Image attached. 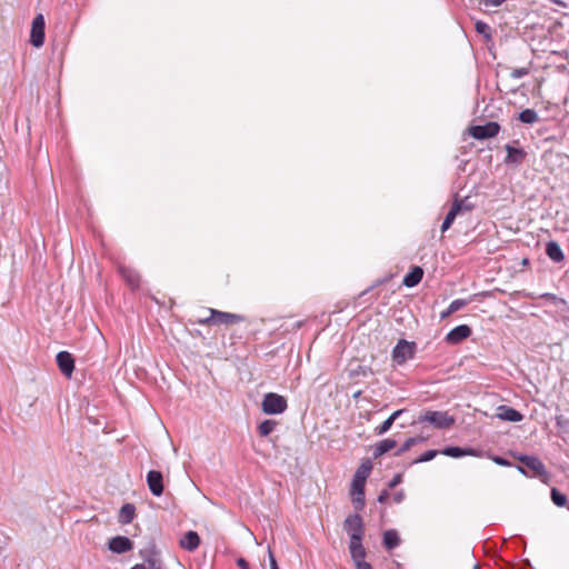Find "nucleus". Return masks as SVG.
<instances>
[{
  "instance_id": "1",
  "label": "nucleus",
  "mask_w": 569,
  "mask_h": 569,
  "mask_svg": "<svg viewBox=\"0 0 569 569\" xmlns=\"http://www.w3.org/2000/svg\"><path fill=\"white\" fill-rule=\"evenodd\" d=\"M209 318H199L200 325H226L231 326L244 321V317L237 313L223 312L216 309H208Z\"/></svg>"
},
{
  "instance_id": "2",
  "label": "nucleus",
  "mask_w": 569,
  "mask_h": 569,
  "mask_svg": "<svg viewBox=\"0 0 569 569\" xmlns=\"http://www.w3.org/2000/svg\"><path fill=\"white\" fill-rule=\"evenodd\" d=\"M287 399L274 392L266 393L261 402V409L266 415H280L287 410Z\"/></svg>"
},
{
  "instance_id": "3",
  "label": "nucleus",
  "mask_w": 569,
  "mask_h": 569,
  "mask_svg": "<svg viewBox=\"0 0 569 569\" xmlns=\"http://www.w3.org/2000/svg\"><path fill=\"white\" fill-rule=\"evenodd\" d=\"M416 346L413 342L400 340L392 351V359L397 365H403L415 355Z\"/></svg>"
},
{
  "instance_id": "4",
  "label": "nucleus",
  "mask_w": 569,
  "mask_h": 569,
  "mask_svg": "<svg viewBox=\"0 0 569 569\" xmlns=\"http://www.w3.org/2000/svg\"><path fill=\"white\" fill-rule=\"evenodd\" d=\"M343 529L350 536V540L362 539L365 533L362 519L357 513L346 518L343 522Z\"/></svg>"
},
{
  "instance_id": "5",
  "label": "nucleus",
  "mask_w": 569,
  "mask_h": 569,
  "mask_svg": "<svg viewBox=\"0 0 569 569\" xmlns=\"http://www.w3.org/2000/svg\"><path fill=\"white\" fill-rule=\"evenodd\" d=\"M421 421H428L437 428H450L455 423L453 417L447 412L429 411L422 418Z\"/></svg>"
},
{
  "instance_id": "6",
  "label": "nucleus",
  "mask_w": 569,
  "mask_h": 569,
  "mask_svg": "<svg viewBox=\"0 0 569 569\" xmlns=\"http://www.w3.org/2000/svg\"><path fill=\"white\" fill-rule=\"evenodd\" d=\"M30 41L36 48L44 42V18L41 13L37 14L32 21Z\"/></svg>"
},
{
  "instance_id": "7",
  "label": "nucleus",
  "mask_w": 569,
  "mask_h": 569,
  "mask_svg": "<svg viewBox=\"0 0 569 569\" xmlns=\"http://www.w3.org/2000/svg\"><path fill=\"white\" fill-rule=\"evenodd\" d=\"M470 134L475 139L492 138L499 132V124L497 122H488L483 126H473L469 129Z\"/></svg>"
},
{
  "instance_id": "8",
  "label": "nucleus",
  "mask_w": 569,
  "mask_h": 569,
  "mask_svg": "<svg viewBox=\"0 0 569 569\" xmlns=\"http://www.w3.org/2000/svg\"><path fill=\"white\" fill-rule=\"evenodd\" d=\"M57 365L60 371L68 378L72 376L74 370V359L72 355L68 351H60L57 357Z\"/></svg>"
},
{
  "instance_id": "9",
  "label": "nucleus",
  "mask_w": 569,
  "mask_h": 569,
  "mask_svg": "<svg viewBox=\"0 0 569 569\" xmlns=\"http://www.w3.org/2000/svg\"><path fill=\"white\" fill-rule=\"evenodd\" d=\"M147 483L151 493L159 497L163 492V477L160 471L150 470L147 475Z\"/></svg>"
},
{
  "instance_id": "10",
  "label": "nucleus",
  "mask_w": 569,
  "mask_h": 569,
  "mask_svg": "<svg viewBox=\"0 0 569 569\" xmlns=\"http://www.w3.org/2000/svg\"><path fill=\"white\" fill-rule=\"evenodd\" d=\"M471 335V329L467 325H460L450 330L446 336V341L456 345L467 339Z\"/></svg>"
},
{
  "instance_id": "11",
  "label": "nucleus",
  "mask_w": 569,
  "mask_h": 569,
  "mask_svg": "<svg viewBox=\"0 0 569 569\" xmlns=\"http://www.w3.org/2000/svg\"><path fill=\"white\" fill-rule=\"evenodd\" d=\"M133 547L132 541L123 536H117L109 541V549L116 553H123L131 550Z\"/></svg>"
},
{
  "instance_id": "12",
  "label": "nucleus",
  "mask_w": 569,
  "mask_h": 569,
  "mask_svg": "<svg viewBox=\"0 0 569 569\" xmlns=\"http://www.w3.org/2000/svg\"><path fill=\"white\" fill-rule=\"evenodd\" d=\"M497 418L503 421L519 422L523 416L516 409L508 406H499L497 408Z\"/></svg>"
},
{
  "instance_id": "13",
  "label": "nucleus",
  "mask_w": 569,
  "mask_h": 569,
  "mask_svg": "<svg viewBox=\"0 0 569 569\" xmlns=\"http://www.w3.org/2000/svg\"><path fill=\"white\" fill-rule=\"evenodd\" d=\"M200 545V537L196 531H188L180 539V547L188 550L193 551Z\"/></svg>"
},
{
  "instance_id": "14",
  "label": "nucleus",
  "mask_w": 569,
  "mask_h": 569,
  "mask_svg": "<svg viewBox=\"0 0 569 569\" xmlns=\"http://www.w3.org/2000/svg\"><path fill=\"white\" fill-rule=\"evenodd\" d=\"M525 467L530 469L535 476H542L545 473L543 463L536 457L525 456L520 458Z\"/></svg>"
},
{
  "instance_id": "15",
  "label": "nucleus",
  "mask_w": 569,
  "mask_h": 569,
  "mask_svg": "<svg viewBox=\"0 0 569 569\" xmlns=\"http://www.w3.org/2000/svg\"><path fill=\"white\" fill-rule=\"evenodd\" d=\"M361 540L362 539H351L349 543L351 558L355 562L363 560L366 557V550L361 543Z\"/></svg>"
},
{
  "instance_id": "16",
  "label": "nucleus",
  "mask_w": 569,
  "mask_h": 569,
  "mask_svg": "<svg viewBox=\"0 0 569 569\" xmlns=\"http://www.w3.org/2000/svg\"><path fill=\"white\" fill-rule=\"evenodd\" d=\"M461 209H462V202H455L453 203L452 208L447 213V216L445 218V221H443V223L441 226V231L442 232H445L446 230H448L450 228V226L452 224L455 218L461 211Z\"/></svg>"
},
{
  "instance_id": "17",
  "label": "nucleus",
  "mask_w": 569,
  "mask_h": 569,
  "mask_svg": "<svg viewBox=\"0 0 569 569\" xmlns=\"http://www.w3.org/2000/svg\"><path fill=\"white\" fill-rule=\"evenodd\" d=\"M136 513V508L131 503H126L121 507L119 512V521L123 525L130 523Z\"/></svg>"
},
{
  "instance_id": "18",
  "label": "nucleus",
  "mask_w": 569,
  "mask_h": 569,
  "mask_svg": "<svg viewBox=\"0 0 569 569\" xmlns=\"http://www.w3.org/2000/svg\"><path fill=\"white\" fill-rule=\"evenodd\" d=\"M546 252H547L548 257L553 261L559 262L563 259L562 250L557 242H553V241L548 242Z\"/></svg>"
},
{
  "instance_id": "19",
  "label": "nucleus",
  "mask_w": 569,
  "mask_h": 569,
  "mask_svg": "<svg viewBox=\"0 0 569 569\" xmlns=\"http://www.w3.org/2000/svg\"><path fill=\"white\" fill-rule=\"evenodd\" d=\"M400 543V538L396 530H387L383 533V545L387 549H393Z\"/></svg>"
},
{
  "instance_id": "20",
  "label": "nucleus",
  "mask_w": 569,
  "mask_h": 569,
  "mask_svg": "<svg viewBox=\"0 0 569 569\" xmlns=\"http://www.w3.org/2000/svg\"><path fill=\"white\" fill-rule=\"evenodd\" d=\"M423 270L420 267H415L411 272H409L403 278L402 284H418L422 280Z\"/></svg>"
},
{
  "instance_id": "21",
  "label": "nucleus",
  "mask_w": 569,
  "mask_h": 569,
  "mask_svg": "<svg viewBox=\"0 0 569 569\" xmlns=\"http://www.w3.org/2000/svg\"><path fill=\"white\" fill-rule=\"evenodd\" d=\"M396 446H397V442L393 439H385V440L380 441L376 446L375 457L377 458V457L385 455L386 452L393 449Z\"/></svg>"
},
{
  "instance_id": "22",
  "label": "nucleus",
  "mask_w": 569,
  "mask_h": 569,
  "mask_svg": "<svg viewBox=\"0 0 569 569\" xmlns=\"http://www.w3.org/2000/svg\"><path fill=\"white\" fill-rule=\"evenodd\" d=\"M277 427V421L267 419L258 426V432L261 437L269 436Z\"/></svg>"
},
{
  "instance_id": "23",
  "label": "nucleus",
  "mask_w": 569,
  "mask_h": 569,
  "mask_svg": "<svg viewBox=\"0 0 569 569\" xmlns=\"http://www.w3.org/2000/svg\"><path fill=\"white\" fill-rule=\"evenodd\" d=\"M539 119L538 113L532 109H526L519 113V120L523 123L532 124Z\"/></svg>"
},
{
  "instance_id": "24",
  "label": "nucleus",
  "mask_w": 569,
  "mask_h": 569,
  "mask_svg": "<svg viewBox=\"0 0 569 569\" xmlns=\"http://www.w3.org/2000/svg\"><path fill=\"white\" fill-rule=\"evenodd\" d=\"M365 483H366V481L353 477L352 485H351V496L365 495Z\"/></svg>"
},
{
  "instance_id": "25",
  "label": "nucleus",
  "mask_w": 569,
  "mask_h": 569,
  "mask_svg": "<svg viewBox=\"0 0 569 569\" xmlns=\"http://www.w3.org/2000/svg\"><path fill=\"white\" fill-rule=\"evenodd\" d=\"M442 453L446 455V456L452 457V458H459V457H462L465 455H468L469 452L462 450L459 447H448V448H446L443 450Z\"/></svg>"
},
{
  "instance_id": "26",
  "label": "nucleus",
  "mask_w": 569,
  "mask_h": 569,
  "mask_svg": "<svg viewBox=\"0 0 569 569\" xmlns=\"http://www.w3.org/2000/svg\"><path fill=\"white\" fill-rule=\"evenodd\" d=\"M370 471H371V466L370 465H362V466H360L357 469V471H356L353 477H356L357 479L366 481L367 478L370 475Z\"/></svg>"
},
{
  "instance_id": "27",
  "label": "nucleus",
  "mask_w": 569,
  "mask_h": 569,
  "mask_svg": "<svg viewBox=\"0 0 569 569\" xmlns=\"http://www.w3.org/2000/svg\"><path fill=\"white\" fill-rule=\"evenodd\" d=\"M506 150L508 152L507 159L509 161H520L523 157V154L520 150H517L510 146H507Z\"/></svg>"
},
{
  "instance_id": "28",
  "label": "nucleus",
  "mask_w": 569,
  "mask_h": 569,
  "mask_svg": "<svg viewBox=\"0 0 569 569\" xmlns=\"http://www.w3.org/2000/svg\"><path fill=\"white\" fill-rule=\"evenodd\" d=\"M551 499H552L553 503L558 507H563L567 502L566 496L560 493L556 489H552V491H551Z\"/></svg>"
},
{
  "instance_id": "29",
  "label": "nucleus",
  "mask_w": 569,
  "mask_h": 569,
  "mask_svg": "<svg viewBox=\"0 0 569 569\" xmlns=\"http://www.w3.org/2000/svg\"><path fill=\"white\" fill-rule=\"evenodd\" d=\"M419 442L418 438H409L405 441V443L399 448V450L396 452V456H400L403 452L408 451L412 446L417 445Z\"/></svg>"
},
{
  "instance_id": "30",
  "label": "nucleus",
  "mask_w": 569,
  "mask_h": 569,
  "mask_svg": "<svg viewBox=\"0 0 569 569\" xmlns=\"http://www.w3.org/2000/svg\"><path fill=\"white\" fill-rule=\"evenodd\" d=\"M392 423H393V421L390 418H388L379 427H377L375 429V433L377 436H381V435L386 433L391 428Z\"/></svg>"
},
{
  "instance_id": "31",
  "label": "nucleus",
  "mask_w": 569,
  "mask_h": 569,
  "mask_svg": "<svg viewBox=\"0 0 569 569\" xmlns=\"http://www.w3.org/2000/svg\"><path fill=\"white\" fill-rule=\"evenodd\" d=\"M476 30L483 34L486 38H490V28L487 23L482 22V21H478L476 23Z\"/></svg>"
},
{
  "instance_id": "32",
  "label": "nucleus",
  "mask_w": 569,
  "mask_h": 569,
  "mask_svg": "<svg viewBox=\"0 0 569 569\" xmlns=\"http://www.w3.org/2000/svg\"><path fill=\"white\" fill-rule=\"evenodd\" d=\"M468 303L467 300L457 299L449 305V312H456Z\"/></svg>"
},
{
  "instance_id": "33",
  "label": "nucleus",
  "mask_w": 569,
  "mask_h": 569,
  "mask_svg": "<svg viewBox=\"0 0 569 569\" xmlns=\"http://www.w3.org/2000/svg\"><path fill=\"white\" fill-rule=\"evenodd\" d=\"M437 450H428L420 458L416 460V462H427L432 460L437 456Z\"/></svg>"
},
{
  "instance_id": "34",
  "label": "nucleus",
  "mask_w": 569,
  "mask_h": 569,
  "mask_svg": "<svg viewBox=\"0 0 569 569\" xmlns=\"http://www.w3.org/2000/svg\"><path fill=\"white\" fill-rule=\"evenodd\" d=\"M365 495L352 496V502L356 509H361L365 505Z\"/></svg>"
},
{
  "instance_id": "35",
  "label": "nucleus",
  "mask_w": 569,
  "mask_h": 569,
  "mask_svg": "<svg viewBox=\"0 0 569 569\" xmlns=\"http://www.w3.org/2000/svg\"><path fill=\"white\" fill-rule=\"evenodd\" d=\"M506 0H480L481 4L485 7H497L500 6Z\"/></svg>"
},
{
  "instance_id": "36",
  "label": "nucleus",
  "mask_w": 569,
  "mask_h": 569,
  "mask_svg": "<svg viewBox=\"0 0 569 569\" xmlns=\"http://www.w3.org/2000/svg\"><path fill=\"white\" fill-rule=\"evenodd\" d=\"M268 556H269L270 569H279L276 558H274L270 547H268Z\"/></svg>"
},
{
  "instance_id": "37",
  "label": "nucleus",
  "mask_w": 569,
  "mask_h": 569,
  "mask_svg": "<svg viewBox=\"0 0 569 569\" xmlns=\"http://www.w3.org/2000/svg\"><path fill=\"white\" fill-rule=\"evenodd\" d=\"M355 565H356L357 569H372L371 565L366 562L365 559L355 562Z\"/></svg>"
},
{
  "instance_id": "38",
  "label": "nucleus",
  "mask_w": 569,
  "mask_h": 569,
  "mask_svg": "<svg viewBox=\"0 0 569 569\" xmlns=\"http://www.w3.org/2000/svg\"><path fill=\"white\" fill-rule=\"evenodd\" d=\"M401 480H402L401 475H396L393 477V479L390 481L389 487L393 488V487L398 486L401 482Z\"/></svg>"
},
{
  "instance_id": "39",
  "label": "nucleus",
  "mask_w": 569,
  "mask_h": 569,
  "mask_svg": "<svg viewBox=\"0 0 569 569\" xmlns=\"http://www.w3.org/2000/svg\"><path fill=\"white\" fill-rule=\"evenodd\" d=\"M237 563H238V566H239L241 569H250V568H249V563H248L244 559H242V558H240V559L237 561Z\"/></svg>"
},
{
  "instance_id": "40",
  "label": "nucleus",
  "mask_w": 569,
  "mask_h": 569,
  "mask_svg": "<svg viewBox=\"0 0 569 569\" xmlns=\"http://www.w3.org/2000/svg\"><path fill=\"white\" fill-rule=\"evenodd\" d=\"M148 563H149V569H161V565L154 560H149Z\"/></svg>"
},
{
  "instance_id": "41",
  "label": "nucleus",
  "mask_w": 569,
  "mask_h": 569,
  "mask_svg": "<svg viewBox=\"0 0 569 569\" xmlns=\"http://www.w3.org/2000/svg\"><path fill=\"white\" fill-rule=\"evenodd\" d=\"M459 202H462L461 211H470L472 209V206L467 203L466 200H460Z\"/></svg>"
},
{
  "instance_id": "42",
  "label": "nucleus",
  "mask_w": 569,
  "mask_h": 569,
  "mask_svg": "<svg viewBox=\"0 0 569 569\" xmlns=\"http://www.w3.org/2000/svg\"><path fill=\"white\" fill-rule=\"evenodd\" d=\"M403 412L402 409L395 411L389 418L395 422V420Z\"/></svg>"
},
{
  "instance_id": "43",
  "label": "nucleus",
  "mask_w": 569,
  "mask_h": 569,
  "mask_svg": "<svg viewBox=\"0 0 569 569\" xmlns=\"http://www.w3.org/2000/svg\"><path fill=\"white\" fill-rule=\"evenodd\" d=\"M493 461L500 466H507L508 462L503 459V458H500V457H497L493 459Z\"/></svg>"
},
{
  "instance_id": "44",
  "label": "nucleus",
  "mask_w": 569,
  "mask_h": 569,
  "mask_svg": "<svg viewBox=\"0 0 569 569\" xmlns=\"http://www.w3.org/2000/svg\"><path fill=\"white\" fill-rule=\"evenodd\" d=\"M388 498V492L387 491H383L380 493V496L378 497V501L379 502H385L386 499Z\"/></svg>"
},
{
  "instance_id": "45",
  "label": "nucleus",
  "mask_w": 569,
  "mask_h": 569,
  "mask_svg": "<svg viewBox=\"0 0 569 569\" xmlns=\"http://www.w3.org/2000/svg\"><path fill=\"white\" fill-rule=\"evenodd\" d=\"M402 499H403V493L402 492H399V493H397L395 496V501L398 502V503L401 502Z\"/></svg>"
},
{
  "instance_id": "46",
  "label": "nucleus",
  "mask_w": 569,
  "mask_h": 569,
  "mask_svg": "<svg viewBox=\"0 0 569 569\" xmlns=\"http://www.w3.org/2000/svg\"><path fill=\"white\" fill-rule=\"evenodd\" d=\"M451 313H452V312H449V308H448L446 311L441 312V319L447 318V317H448L449 315H451Z\"/></svg>"
},
{
  "instance_id": "47",
  "label": "nucleus",
  "mask_w": 569,
  "mask_h": 569,
  "mask_svg": "<svg viewBox=\"0 0 569 569\" xmlns=\"http://www.w3.org/2000/svg\"><path fill=\"white\" fill-rule=\"evenodd\" d=\"M525 73H526V71H525V70H516V71H515V74H516L517 77H520V76H522V74H525Z\"/></svg>"
},
{
  "instance_id": "48",
  "label": "nucleus",
  "mask_w": 569,
  "mask_h": 569,
  "mask_svg": "<svg viewBox=\"0 0 569 569\" xmlns=\"http://www.w3.org/2000/svg\"><path fill=\"white\" fill-rule=\"evenodd\" d=\"M131 569H146V567L143 565H136Z\"/></svg>"
}]
</instances>
